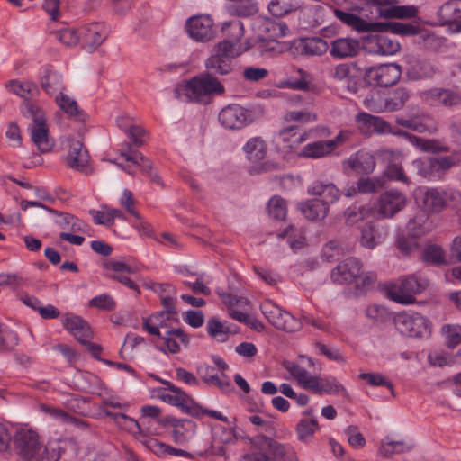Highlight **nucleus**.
Wrapping results in <instances>:
<instances>
[{
  "label": "nucleus",
  "instance_id": "nucleus-1",
  "mask_svg": "<svg viewBox=\"0 0 461 461\" xmlns=\"http://www.w3.org/2000/svg\"><path fill=\"white\" fill-rule=\"evenodd\" d=\"M17 455L26 461H59L61 448L58 444L44 445L39 434L32 429H21L14 436Z\"/></svg>",
  "mask_w": 461,
  "mask_h": 461
},
{
  "label": "nucleus",
  "instance_id": "nucleus-2",
  "mask_svg": "<svg viewBox=\"0 0 461 461\" xmlns=\"http://www.w3.org/2000/svg\"><path fill=\"white\" fill-rule=\"evenodd\" d=\"M185 91L189 101L208 104L212 96L222 95L225 88L217 77L202 72L187 82Z\"/></svg>",
  "mask_w": 461,
  "mask_h": 461
},
{
  "label": "nucleus",
  "instance_id": "nucleus-3",
  "mask_svg": "<svg viewBox=\"0 0 461 461\" xmlns=\"http://www.w3.org/2000/svg\"><path fill=\"white\" fill-rule=\"evenodd\" d=\"M461 163V155L454 152L439 158L429 157L413 161L419 176L429 180H440L452 167Z\"/></svg>",
  "mask_w": 461,
  "mask_h": 461
},
{
  "label": "nucleus",
  "instance_id": "nucleus-4",
  "mask_svg": "<svg viewBox=\"0 0 461 461\" xmlns=\"http://www.w3.org/2000/svg\"><path fill=\"white\" fill-rule=\"evenodd\" d=\"M428 286V281L418 275H410L399 279L398 284L387 286V296L400 303L408 304L414 302V295L421 293Z\"/></svg>",
  "mask_w": 461,
  "mask_h": 461
},
{
  "label": "nucleus",
  "instance_id": "nucleus-5",
  "mask_svg": "<svg viewBox=\"0 0 461 461\" xmlns=\"http://www.w3.org/2000/svg\"><path fill=\"white\" fill-rule=\"evenodd\" d=\"M260 310L266 319L276 329L294 332L301 329L302 323L288 312L283 311L271 301L267 300L260 305Z\"/></svg>",
  "mask_w": 461,
  "mask_h": 461
},
{
  "label": "nucleus",
  "instance_id": "nucleus-6",
  "mask_svg": "<svg viewBox=\"0 0 461 461\" xmlns=\"http://www.w3.org/2000/svg\"><path fill=\"white\" fill-rule=\"evenodd\" d=\"M401 66L395 63L383 64L366 69L365 79L369 85L389 87L401 78Z\"/></svg>",
  "mask_w": 461,
  "mask_h": 461
},
{
  "label": "nucleus",
  "instance_id": "nucleus-7",
  "mask_svg": "<svg viewBox=\"0 0 461 461\" xmlns=\"http://www.w3.org/2000/svg\"><path fill=\"white\" fill-rule=\"evenodd\" d=\"M395 328L400 333L411 338L421 337L428 331V320L418 312H400L393 318Z\"/></svg>",
  "mask_w": 461,
  "mask_h": 461
},
{
  "label": "nucleus",
  "instance_id": "nucleus-8",
  "mask_svg": "<svg viewBox=\"0 0 461 461\" xmlns=\"http://www.w3.org/2000/svg\"><path fill=\"white\" fill-rule=\"evenodd\" d=\"M67 156L66 164L72 169L89 175L92 169L89 166V154L84 149V144L74 138H68L66 140Z\"/></svg>",
  "mask_w": 461,
  "mask_h": 461
},
{
  "label": "nucleus",
  "instance_id": "nucleus-9",
  "mask_svg": "<svg viewBox=\"0 0 461 461\" xmlns=\"http://www.w3.org/2000/svg\"><path fill=\"white\" fill-rule=\"evenodd\" d=\"M185 28L188 35L196 41L206 42L214 38L213 21L209 15L201 14L189 18Z\"/></svg>",
  "mask_w": 461,
  "mask_h": 461
},
{
  "label": "nucleus",
  "instance_id": "nucleus-10",
  "mask_svg": "<svg viewBox=\"0 0 461 461\" xmlns=\"http://www.w3.org/2000/svg\"><path fill=\"white\" fill-rule=\"evenodd\" d=\"M406 204L405 195L396 190H390L380 194L376 212L383 218H392L399 212Z\"/></svg>",
  "mask_w": 461,
  "mask_h": 461
},
{
  "label": "nucleus",
  "instance_id": "nucleus-11",
  "mask_svg": "<svg viewBox=\"0 0 461 461\" xmlns=\"http://www.w3.org/2000/svg\"><path fill=\"white\" fill-rule=\"evenodd\" d=\"M251 121L249 112L238 104H230L219 113V122L226 129H240Z\"/></svg>",
  "mask_w": 461,
  "mask_h": 461
},
{
  "label": "nucleus",
  "instance_id": "nucleus-12",
  "mask_svg": "<svg viewBox=\"0 0 461 461\" xmlns=\"http://www.w3.org/2000/svg\"><path fill=\"white\" fill-rule=\"evenodd\" d=\"M362 274V263L355 257H349L332 269L330 276L335 283H352Z\"/></svg>",
  "mask_w": 461,
  "mask_h": 461
},
{
  "label": "nucleus",
  "instance_id": "nucleus-13",
  "mask_svg": "<svg viewBox=\"0 0 461 461\" xmlns=\"http://www.w3.org/2000/svg\"><path fill=\"white\" fill-rule=\"evenodd\" d=\"M62 324L81 344L86 343L93 336L89 324L79 316L65 314Z\"/></svg>",
  "mask_w": 461,
  "mask_h": 461
},
{
  "label": "nucleus",
  "instance_id": "nucleus-14",
  "mask_svg": "<svg viewBox=\"0 0 461 461\" xmlns=\"http://www.w3.org/2000/svg\"><path fill=\"white\" fill-rule=\"evenodd\" d=\"M343 165L346 170L350 169L357 175H368L375 167V159L369 152L360 150L345 160Z\"/></svg>",
  "mask_w": 461,
  "mask_h": 461
},
{
  "label": "nucleus",
  "instance_id": "nucleus-15",
  "mask_svg": "<svg viewBox=\"0 0 461 461\" xmlns=\"http://www.w3.org/2000/svg\"><path fill=\"white\" fill-rule=\"evenodd\" d=\"M356 63H340L334 66L330 71V77L337 82H346L350 93L356 94L359 89L360 80L352 74Z\"/></svg>",
  "mask_w": 461,
  "mask_h": 461
},
{
  "label": "nucleus",
  "instance_id": "nucleus-16",
  "mask_svg": "<svg viewBox=\"0 0 461 461\" xmlns=\"http://www.w3.org/2000/svg\"><path fill=\"white\" fill-rule=\"evenodd\" d=\"M212 361L217 366L218 372L213 375H210L202 381L208 385H214L221 392L230 393L234 391V387L231 384L230 379L225 374V371L229 369L228 364H226L220 357H212Z\"/></svg>",
  "mask_w": 461,
  "mask_h": 461
},
{
  "label": "nucleus",
  "instance_id": "nucleus-17",
  "mask_svg": "<svg viewBox=\"0 0 461 461\" xmlns=\"http://www.w3.org/2000/svg\"><path fill=\"white\" fill-rule=\"evenodd\" d=\"M356 122L361 131H368L371 128L377 134H388L392 132L391 124L382 117L367 113H359L356 116Z\"/></svg>",
  "mask_w": 461,
  "mask_h": 461
},
{
  "label": "nucleus",
  "instance_id": "nucleus-18",
  "mask_svg": "<svg viewBox=\"0 0 461 461\" xmlns=\"http://www.w3.org/2000/svg\"><path fill=\"white\" fill-rule=\"evenodd\" d=\"M230 27L236 34L235 40H225L217 44L214 52L220 57L227 58L230 62L232 59L239 55V51L236 49L237 43L240 38L242 36L243 26L240 23H230Z\"/></svg>",
  "mask_w": 461,
  "mask_h": 461
},
{
  "label": "nucleus",
  "instance_id": "nucleus-19",
  "mask_svg": "<svg viewBox=\"0 0 461 461\" xmlns=\"http://www.w3.org/2000/svg\"><path fill=\"white\" fill-rule=\"evenodd\" d=\"M439 20L447 24L456 25L461 31V0H448L438 11Z\"/></svg>",
  "mask_w": 461,
  "mask_h": 461
},
{
  "label": "nucleus",
  "instance_id": "nucleus-20",
  "mask_svg": "<svg viewBox=\"0 0 461 461\" xmlns=\"http://www.w3.org/2000/svg\"><path fill=\"white\" fill-rule=\"evenodd\" d=\"M359 50V42L350 38H339L330 44V53L334 59H348L355 57Z\"/></svg>",
  "mask_w": 461,
  "mask_h": 461
},
{
  "label": "nucleus",
  "instance_id": "nucleus-21",
  "mask_svg": "<svg viewBox=\"0 0 461 461\" xmlns=\"http://www.w3.org/2000/svg\"><path fill=\"white\" fill-rule=\"evenodd\" d=\"M301 212L310 221H321L329 212L328 202L320 198H313L301 203L298 205Z\"/></svg>",
  "mask_w": 461,
  "mask_h": 461
},
{
  "label": "nucleus",
  "instance_id": "nucleus-22",
  "mask_svg": "<svg viewBox=\"0 0 461 461\" xmlns=\"http://www.w3.org/2000/svg\"><path fill=\"white\" fill-rule=\"evenodd\" d=\"M252 444L257 449L268 451L274 460L285 459L288 454L285 445L263 435L255 437Z\"/></svg>",
  "mask_w": 461,
  "mask_h": 461
},
{
  "label": "nucleus",
  "instance_id": "nucleus-23",
  "mask_svg": "<svg viewBox=\"0 0 461 461\" xmlns=\"http://www.w3.org/2000/svg\"><path fill=\"white\" fill-rule=\"evenodd\" d=\"M429 97L447 108L461 105V91L456 88H435L429 91Z\"/></svg>",
  "mask_w": 461,
  "mask_h": 461
},
{
  "label": "nucleus",
  "instance_id": "nucleus-24",
  "mask_svg": "<svg viewBox=\"0 0 461 461\" xmlns=\"http://www.w3.org/2000/svg\"><path fill=\"white\" fill-rule=\"evenodd\" d=\"M108 32L104 24L95 23L89 24L84 34L85 47L88 50H94L99 47L107 38Z\"/></svg>",
  "mask_w": 461,
  "mask_h": 461
},
{
  "label": "nucleus",
  "instance_id": "nucleus-25",
  "mask_svg": "<svg viewBox=\"0 0 461 461\" xmlns=\"http://www.w3.org/2000/svg\"><path fill=\"white\" fill-rule=\"evenodd\" d=\"M334 14L339 21L355 29L358 32H375V23L366 22L357 14L344 12L339 9H335Z\"/></svg>",
  "mask_w": 461,
  "mask_h": 461
},
{
  "label": "nucleus",
  "instance_id": "nucleus-26",
  "mask_svg": "<svg viewBox=\"0 0 461 461\" xmlns=\"http://www.w3.org/2000/svg\"><path fill=\"white\" fill-rule=\"evenodd\" d=\"M261 41H276L278 38L287 34L289 29L284 23H276L273 20L267 19L262 22L259 26Z\"/></svg>",
  "mask_w": 461,
  "mask_h": 461
},
{
  "label": "nucleus",
  "instance_id": "nucleus-27",
  "mask_svg": "<svg viewBox=\"0 0 461 461\" xmlns=\"http://www.w3.org/2000/svg\"><path fill=\"white\" fill-rule=\"evenodd\" d=\"M387 31L401 36H411L418 34L420 29L416 25L400 22L375 23V32H383Z\"/></svg>",
  "mask_w": 461,
  "mask_h": 461
},
{
  "label": "nucleus",
  "instance_id": "nucleus-28",
  "mask_svg": "<svg viewBox=\"0 0 461 461\" xmlns=\"http://www.w3.org/2000/svg\"><path fill=\"white\" fill-rule=\"evenodd\" d=\"M32 142L38 149L42 152H49L53 148V140L49 136V128L47 123L43 125H29Z\"/></svg>",
  "mask_w": 461,
  "mask_h": 461
},
{
  "label": "nucleus",
  "instance_id": "nucleus-29",
  "mask_svg": "<svg viewBox=\"0 0 461 461\" xmlns=\"http://www.w3.org/2000/svg\"><path fill=\"white\" fill-rule=\"evenodd\" d=\"M297 49L306 56H321L329 50L328 42L319 37L301 39L298 41Z\"/></svg>",
  "mask_w": 461,
  "mask_h": 461
},
{
  "label": "nucleus",
  "instance_id": "nucleus-30",
  "mask_svg": "<svg viewBox=\"0 0 461 461\" xmlns=\"http://www.w3.org/2000/svg\"><path fill=\"white\" fill-rule=\"evenodd\" d=\"M368 41L374 44L372 50L381 55H393L401 50L400 43L386 35H372Z\"/></svg>",
  "mask_w": 461,
  "mask_h": 461
},
{
  "label": "nucleus",
  "instance_id": "nucleus-31",
  "mask_svg": "<svg viewBox=\"0 0 461 461\" xmlns=\"http://www.w3.org/2000/svg\"><path fill=\"white\" fill-rule=\"evenodd\" d=\"M278 139L284 149L293 150L306 140V133L298 132V126L292 125L282 129L278 133Z\"/></svg>",
  "mask_w": 461,
  "mask_h": 461
},
{
  "label": "nucleus",
  "instance_id": "nucleus-32",
  "mask_svg": "<svg viewBox=\"0 0 461 461\" xmlns=\"http://www.w3.org/2000/svg\"><path fill=\"white\" fill-rule=\"evenodd\" d=\"M58 106L69 117L78 122H85L87 115L79 109L77 101L63 92H59L55 98Z\"/></svg>",
  "mask_w": 461,
  "mask_h": 461
},
{
  "label": "nucleus",
  "instance_id": "nucleus-33",
  "mask_svg": "<svg viewBox=\"0 0 461 461\" xmlns=\"http://www.w3.org/2000/svg\"><path fill=\"white\" fill-rule=\"evenodd\" d=\"M7 89L23 99V104L27 102H31V98L39 94L38 86L31 81L21 82L14 79L10 80L6 84Z\"/></svg>",
  "mask_w": 461,
  "mask_h": 461
},
{
  "label": "nucleus",
  "instance_id": "nucleus-34",
  "mask_svg": "<svg viewBox=\"0 0 461 461\" xmlns=\"http://www.w3.org/2000/svg\"><path fill=\"white\" fill-rule=\"evenodd\" d=\"M41 89L50 95H53L57 91L63 92L66 87L63 85L61 76L51 69H46L40 78Z\"/></svg>",
  "mask_w": 461,
  "mask_h": 461
},
{
  "label": "nucleus",
  "instance_id": "nucleus-35",
  "mask_svg": "<svg viewBox=\"0 0 461 461\" xmlns=\"http://www.w3.org/2000/svg\"><path fill=\"white\" fill-rule=\"evenodd\" d=\"M410 99V92L403 87H398L384 98L385 112H397L402 110Z\"/></svg>",
  "mask_w": 461,
  "mask_h": 461
},
{
  "label": "nucleus",
  "instance_id": "nucleus-36",
  "mask_svg": "<svg viewBox=\"0 0 461 461\" xmlns=\"http://www.w3.org/2000/svg\"><path fill=\"white\" fill-rule=\"evenodd\" d=\"M442 192L435 188L427 189L420 197V203L425 211L439 212L445 208Z\"/></svg>",
  "mask_w": 461,
  "mask_h": 461
},
{
  "label": "nucleus",
  "instance_id": "nucleus-37",
  "mask_svg": "<svg viewBox=\"0 0 461 461\" xmlns=\"http://www.w3.org/2000/svg\"><path fill=\"white\" fill-rule=\"evenodd\" d=\"M206 73L213 77L224 76L231 72L232 64L227 58L212 53L205 61Z\"/></svg>",
  "mask_w": 461,
  "mask_h": 461
},
{
  "label": "nucleus",
  "instance_id": "nucleus-38",
  "mask_svg": "<svg viewBox=\"0 0 461 461\" xmlns=\"http://www.w3.org/2000/svg\"><path fill=\"white\" fill-rule=\"evenodd\" d=\"M309 194L321 197L328 204L335 203L340 196L339 190L333 184L321 182H314L309 187Z\"/></svg>",
  "mask_w": 461,
  "mask_h": 461
},
{
  "label": "nucleus",
  "instance_id": "nucleus-39",
  "mask_svg": "<svg viewBox=\"0 0 461 461\" xmlns=\"http://www.w3.org/2000/svg\"><path fill=\"white\" fill-rule=\"evenodd\" d=\"M50 212L58 216L55 222L60 229L69 230L71 232L84 231V221H82L73 214L58 212L55 210H50Z\"/></svg>",
  "mask_w": 461,
  "mask_h": 461
},
{
  "label": "nucleus",
  "instance_id": "nucleus-40",
  "mask_svg": "<svg viewBox=\"0 0 461 461\" xmlns=\"http://www.w3.org/2000/svg\"><path fill=\"white\" fill-rule=\"evenodd\" d=\"M161 339L165 341L167 348L172 354H176L180 351V346L176 342V339H178L184 346H187L189 344V336L184 331V330L179 328L167 330Z\"/></svg>",
  "mask_w": 461,
  "mask_h": 461
},
{
  "label": "nucleus",
  "instance_id": "nucleus-41",
  "mask_svg": "<svg viewBox=\"0 0 461 461\" xmlns=\"http://www.w3.org/2000/svg\"><path fill=\"white\" fill-rule=\"evenodd\" d=\"M334 150V145L328 140H319L309 143L303 147L301 156L305 158H321L330 154Z\"/></svg>",
  "mask_w": 461,
  "mask_h": 461
},
{
  "label": "nucleus",
  "instance_id": "nucleus-42",
  "mask_svg": "<svg viewBox=\"0 0 461 461\" xmlns=\"http://www.w3.org/2000/svg\"><path fill=\"white\" fill-rule=\"evenodd\" d=\"M428 119L429 117L425 114H415L408 118L401 115L395 118V122L399 126L422 133L428 131V126L426 124V120Z\"/></svg>",
  "mask_w": 461,
  "mask_h": 461
},
{
  "label": "nucleus",
  "instance_id": "nucleus-43",
  "mask_svg": "<svg viewBox=\"0 0 461 461\" xmlns=\"http://www.w3.org/2000/svg\"><path fill=\"white\" fill-rule=\"evenodd\" d=\"M160 398L167 403L181 408L185 412L189 413L191 411L192 398L182 389L175 393H163Z\"/></svg>",
  "mask_w": 461,
  "mask_h": 461
},
{
  "label": "nucleus",
  "instance_id": "nucleus-44",
  "mask_svg": "<svg viewBox=\"0 0 461 461\" xmlns=\"http://www.w3.org/2000/svg\"><path fill=\"white\" fill-rule=\"evenodd\" d=\"M247 158L253 163H258L264 159L267 149L265 142L259 138L249 140L244 147Z\"/></svg>",
  "mask_w": 461,
  "mask_h": 461
},
{
  "label": "nucleus",
  "instance_id": "nucleus-45",
  "mask_svg": "<svg viewBox=\"0 0 461 461\" xmlns=\"http://www.w3.org/2000/svg\"><path fill=\"white\" fill-rule=\"evenodd\" d=\"M120 156L124 158L126 161L132 162L134 165L140 167L143 173L148 175L152 173V162L140 152L131 151V145H129V152L120 151Z\"/></svg>",
  "mask_w": 461,
  "mask_h": 461
},
{
  "label": "nucleus",
  "instance_id": "nucleus-46",
  "mask_svg": "<svg viewBox=\"0 0 461 461\" xmlns=\"http://www.w3.org/2000/svg\"><path fill=\"white\" fill-rule=\"evenodd\" d=\"M421 258L424 262L435 266L445 265L447 263L443 249L435 244L429 245L423 249Z\"/></svg>",
  "mask_w": 461,
  "mask_h": 461
},
{
  "label": "nucleus",
  "instance_id": "nucleus-47",
  "mask_svg": "<svg viewBox=\"0 0 461 461\" xmlns=\"http://www.w3.org/2000/svg\"><path fill=\"white\" fill-rule=\"evenodd\" d=\"M22 113L24 117L32 120L31 125H43L47 123L44 111L36 104L32 102L25 103Z\"/></svg>",
  "mask_w": 461,
  "mask_h": 461
},
{
  "label": "nucleus",
  "instance_id": "nucleus-48",
  "mask_svg": "<svg viewBox=\"0 0 461 461\" xmlns=\"http://www.w3.org/2000/svg\"><path fill=\"white\" fill-rule=\"evenodd\" d=\"M411 142L420 148L421 150L427 152L439 153L448 151V148L447 146L440 145L435 140H426L413 135L411 137Z\"/></svg>",
  "mask_w": 461,
  "mask_h": 461
},
{
  "label": "nucleus",
  "instance_id": "nucleus-49",
  "mask_svg": "<svg viewBox=\"0 0 461 461\" xmlns=\"http://www.w3.org/2000/svg\"><path fill=\"white\" fill-rule=\"evenodd\" d=\"M208 334L220 342H224L229 339L230 330L220 321L215 318L210 319L207 322Z\"/></svg>",
  "mask_w": 461,
  "mask_h": 461
},
{
  "label": "nucleus",
  "instance_id": "nucleus-50",
  "mask_svg": "<svg viewBox=\"0 0 461 461\" xmlns=\"http://www.w3.org/2000/svg\"><path fill=\"white\" fill-rule=\"evenodd\" d=\"M317 429L318 423L316 420H301L296 426L298 438L303 442H308L312 438Z\"/></svg>",
  "mask_w": 461,
  "mask_h": 461
},
{
  "label": "nucleus",
  "instance_id": "nucleus-51",
  "mask_svg": "<svg viewBox=\"0 0 461 461\" xmlns=\"http://www.w3.org/2000/svg\"><path fill=\"white\" fill-rule=\"evenodd\" d=\"M267 210L271 217L283 221L286 216V203L280 196H273L268 202Z\"/></svg>",
  "mask_w": 461,
  "mask_h": 461
},
{
  "label": "nucleus",
  "instance_id": "nucleus-52",
  "mask_svg": "<svg viewBox=\"0 0 461 461\" xmlns=\"http://www.w3.org/2000/svg\"><path fill=\"white\" fill-rule=\"evenodd\" d=\"M411 72L415 78H429L435 74L433 65L426 59H416L411 66Z\"/></svg>",
  "mask_w": 461,
  "mask_h": 461
},
{
  "label": "nucleus",
  "instance_id": "nucleus-53",
  "mask_svg": "<svg viewBox=\"0 0 461 461\" xmlns=\"http://www.w3.org/2000/svg\"><path fill=\"white\" fill-rule=\"evenodd\" d=\"M283 366L297 380L298 384L302 387L305 381L310 380V378L313 376L303 366L291 361H284Z\"/></svg>",
  "mask_w": 461,
  "mask_h": 461
},
{
  "label": "nucleus",
  "instance_id": "nucleus-54",
  "mask_svg": "<svg viewBox=\"0 0 461 461\" xmlns=\"http://www.w3.org/2000/svg\"><path fill=\"white\" fill-rule=\"evenodd\" d=\"M104 412L105 413L106 416L113 418L115 420V422L122 428L126 429L132 432H135V431L140 432V424L138 423V421L128 417L127 415H125L123 413L111 412L106 410H104Z\"/></svg>",
  "mask_w": 461,
  "mask_h": 461
},
{
  "label": "nucleus",
  "instance_id": "nucleus-55",
  "mask_svg": "<svg viewBox=\"0 0 461 461\" xmlns=\"http://www.w3.org/2000/svg\"><path fill=\"white\" fill-rule=\"evenodd\" d=\"M284 120L286 122H294L300 124H305L315 122L317 115L307 110L291 111L285 114Z\"/></svg>",
  "mask_w": 461,
  "mask_h": 461
},
{
  "label": "nucleus",
  "instance_id": "nucleus-56",
  "mask_svg": "<svg viewBox=\"0 0 461 461\" xmlns=\"http://www.w3.org/2000/svg\"><path fill=\"white\" fill-rule=\"evenodd\" d=\"M410 449L404 442L402 441H388L382 442V445L379 448V454L384 457H390L393 454H400L406 452Z\"/></svg>",
  "mask_w": 461,
  "mask_h": 461
},
{
  "label": "nucleus",
  "instance_id": "nucleus-57",
  "mask_svg": "<svg viewBox=\"0 0 461 461\" xmlns=\"http://www.w3.org/2000/svg\"><path fill=\"white\" fill-rule=\"evenodd\" d=\"M448 348H455L461 343V326L447 324L442 327Z\"/></svg>",
  "mask_w": 461,
  "mask_h": 461
},
{
  "label": "nucleus",
  "instance_id": "nucleus-58",
  "mask_svg": "<svg viewBox=\"0 0 461 461\" xmlns=\"http://www.w3.org/2000/svg\"><path fill=\"white\" fill-rule=\"evenodd\" d=\"M383 181L379 178H360L357 184V192L363 194L375 193L383 187Z\"/></svg>",
  "mask_w": 461,
  "mask_h": 461
},
{
  "label": "nucleus",
  "instance_id": "nucleus-59",
  "mask_svg": "<svg viewBox=\"0 0 461 461\" xmlns=\"http://www.w3.org/2000/svg\"><path fill=\"white\" fill-rule=\"evenodd\" d=\"M340 243L337 240L328 241L322 248L321 257L327 262H332L339 258L342 254Z\"/></svg>",
  "mask_w": 461,
  "mask_h": 461
},
{
  "label": "nucleus",
  "instance_id": "nucleus-60",
  "mask_svg": "<svg viewBox=\"0 0 461 461\" xmlns=\"http://www.w3.org/2000/svg\"><path fill=\"white\" fill-rule=\"evenodd\" d=\"M367 214L368 211L363 206L353 205L344 212V218L347 224L353 225L354 223L364 220Z\"/></svg>",
  "mask_w": 461,
  "mask_h": 461
},
{
  "label": "nucleus",
  "instance_id": "nucleus-61",
  "mask_svg": "<svg viewBox=\"0 0 461 461\" xmlns=\"http://www.w3.org/2000/svg\"><path fill=\"white\" fill-rule=\"evenodd\" d=\"M377 230L371 223L363 226L361 230L360 242L368 249H373L376 246Z\"/></svg>",
  "mask_w": 461,
  "mask_h": 461
},
{
  "label": "nucleus",
  "instance_id": "nucleus-62",
  "mask_svg": "<svg viewBox=\"0 0 461 461\" xmlns=\"http://www.w3.org/2000/svg\"><path fill=\"white\" fill-rule=\"evenodd\" d=\"M359 378L366 381L370 385H384L391 390L392 394L394 396L393 385L390 381H387L385 377L378 373H361Z\"/></svg>",
  "mask_w": 461,
  "mask_h": 461
},
{
  "label": "nucleus",
  "instance_id": "nucleus-63",
  "mask_svg": "<svg viewBox=\"0 0 461 461\" xmlns=\"http://www.w3.org/2000/svg\"><path fill=\"white\" fill-rule=\"evenodd\" d=\"M57 39L68 47L76 46L79 41L77 32L73 28H66L55 32Z\"/></svg>",
  "mask_w": 461,
  "mask_h": 461
},
{
  "label": "nucleus",
  "instance_id": "nucleus-64",
  "mask_svg": "<svg viewBox=\"0 0 461 461\" xmlns=\"http://www.w3.org/2000/svg\"><path fill=\"white\" fill-rule=\"evenodd\" d=\"M89 305L93 307H96L100 310L104 311H113L116 306L115 301L109 294H101L99 296L94 297L89 302Z\"/></svg>",
  "mask_w": 461,
  "mask_h": 461
}]
</instances>
